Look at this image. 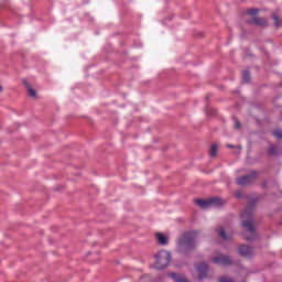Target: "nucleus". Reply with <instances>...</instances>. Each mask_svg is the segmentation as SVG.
Instances as JSON below:
<instances>
[{"label":"nucleus","mask_w":282,"mask_h":282,"mask_svg":"<svg viewBox=\"0 0 282 282\" xmlns=\"http://www.w3.org/2000/svg\"><path fill=\"white\" fill-rule=\"evenodd\" d=\"M259 203V198H251L249 199L248 205L246 206L245 210L241 213V227L249 232V236H245L247 241H254L257 239V228L254 227V208Z\"/></svg>","instance_id":"nucleus-1"},{"label":"nucleus","mask_w":282,"mask_h":282,"mask_svg":"<svg viewBox=\"0 0 282 282\" xmlns=\"http://www.w3.org/2000/svg\"><path fill=\"white\" fill-rule=\"evenodd\" d=\"M197 248V231L192 230L184 232L177 242V250L181 254H188Z\"/></svg>","instance_id":"nucleus-2"},{"label":"nucleus","mask_w":282,"mask_h":282,"mask_svg":"<svg viewBox=\"0 0 282 282\" xmlns=\"http://www.w3.org/2000/svg\"><path fill=\"white\" fill-rule=\"evenodd\" d=\"M171 263V253L166 250H161L155 256L154 268L156 270H164Z\"/></svg>","instance_id":"nucleus-3"},{"label":"nucleus","mask_w":282,"mask_h":282,"mask_svg":"<svg viewBox=\"0 0 282 282\" xmlns=\"http://www.w3.org/2000/svg\"><path fill=\"white\" fill-rule=\"evenodd\" d=\"M259 177V172L251 171L249 174H246L243 176H239L236 178V183L238 186H250V184H253V182Z\"/></svg>","instance_id":"nucleus-4"},{"label":"nucleus","mask_w":282,"mask_h":282,"mask_svg":"<svg viewBox=\"0 0 282 282\" xmlns=\"http://www.w3.org/2000/svg\"><path fill=\"white\" fill-rule=\"evenodd\" d=\"M195 204L199 206V208H208L209 206H219L221 199L219 197H212L209 199L197 198L195 199Z\"/></svg>","instance_id":"nucleus-5"},{"label":"nucleus","mask_w":282,"mask_h":282,"mask_svg":"<svg viewBox=\"0 0 282 282\" xmlns=\"http://www.w3.org/2000/svg\"><path fill=\"white\" fill-rule=\"evenodd\" d=\"M267 155H269V158H279V155H282L281 145L269 142V145L267 149Z\"/></svg>","instance_id":"nucleus-6"},{"label":"nucleus","mask_w":282,"mask_h":282,"mask_svg":"<svg viewBox=\"0 0 282 282\" xmlns=\"http://www.w3.org/2000/svg\"><path fill=\"white\" fill-rule=\"evenodd\" d=\"M213 263L217 265H232V258L230 256L219 254L213 258Z\"/></svg>","instance_id":"nucleus-7"},{"label":"nucleus","mask_w":282,"mask_h":282,"mask_svg":"<svg viewBox=\"0 0 282 282\" xmlns=\"http://www.w3.org/2000/svg\"><path fill=\"white\" fill-rule=\"evenodd\" d=\"M238 252L240 257H245L246 259H252V257H254V249L252 247H248L247 245H241L238 248Z\"/></svg>","instance_id":"nucleus-8"},{"label":"nucleus","mask_w":282,"mask_h":282,"mask_svg":"<svg viewBox=\"0 0 282 282\" xmlns=\"http://www.w3.org/2000/svg\"><path fill=\"white\" fill-rule=\"evenodd\" d=\"M247 23L249 25H258V28H268V19L265 18L252 17Z\"/></svg>","instance_id":"nucleus-9"},{"label":"nucleus","mask_w":282,"mask_h":282,"mask_svg":"<svg viewBox=\"0 0 282 282\" xmlns=\"http://www.w3.org/2000/svg\"><path fill=\"white\" fill-rule=\"evenodd\" d=\"M196 270L198 272V281H204L208 276V264L199 263Z\"/></svg>","instance_id":"nucleus-10"},{"label":"nucleus","mask_w":282,"mask_h":282,"mask_svg":"<svg viewBox=\"0 0 282 282\" xmlns=\"http://www.w3.org/2000/svg\"><path fill=\"white\" fill-rule=\"evenodd\" d=\"M23 85L25 86L26 88V91L30 96V98H36V90H34V88H32V86L30 85V83H28V79H23L22 80Z\"/></svg>","instance_id":"nucleus-11"},{"label":"nucleus","mask_w":282,"mask_h":282,"mask_svg":"<svg viewBox=\"0 0 282 282\" xmlns=\"http://www.w3.org/2000/svg\"><path fill=\"white\" fill-rule=\"evenodd\" d=\"M156 240L159 246H167L169 245V238L164 236L162 232L155 234Z\"/></svg>","instance_id":"nucleus-12"},{"label":"nucleus","mask_w":282,"mask_h":282,"mask_svg":"<svg viewBox=\"0 0 282 282\" xmlns=\"http://www.w3.org/2000/svg\"><path fill=\"white\" fill-rule=\"evenodd\" d=\"M170 276L172 279H174V281L176 282H188V280H186V278H182L180 274L177 273H170Z\"/></svg>","instance_id":"nucleus-13"},{"label":"nucleus","mask_w":282,"mask_h":282,"mask_svg":"<svg viewBox=\"0 0 282 282\" xmlns=\"http://www.w3.org/2000/svg\"><path fill=\"white\" fill-rule=\"evenodd\" d=\"M218 145L217 143L212 144L210 151H209V155L210 158H217V151H218Z\"/></svg>","instance_id":"nucleus-14"},{"label":"nucleus","mask_w":282,"mask_h":282,"mask_svg":"<svg viewBox=\"0 0 282 282\" xmlns=\"http://www.w3.org/2000/svg\"><path fill=\"white\" fill-rule=\"evenodd\" d=\"M272 19L276 28H282V20L279 19V14L272 13Z\"/></svg>","instance_id":"nucleus-15"},{"label":"nucleus","mask_w":282,"mask_h":282,"mask_svg":"<svg viewBox=\"0 0 282 282\" xmlns=\"http://www.w3.org/2000/svg\"><path fill=\"white\" fill-rule=\"evenodd\" d=\"M272 135L273 138H275L276 140H282V129L278 128L275 130L272 131Z\"/></svg>","instance_id":"nucleus-16"},{"label":"nucleus","mask_w":282,"mask_h":282,"mask_svg":"<svg viewBox=\"0 0 282 282\" xmlns=\"http://www.w3.org/2000/svg\"><path fill=\"white\" fill-rule=\"evenodd\" d=\"M242 83H250V70L242 72Z\"/></svg>","instance_id":"nucleus-17"},{"label":"nucleus","mask_w":282,"mask_h":282,"mask_svg":"<svg viewBox=\"0 0 282 282\" xmlns=\"http://www.w3.org/2000/svg\"><path fill=\"white\" fill-rule=\"evenodd\" d=\"M247 14H249V17H257V14H259V9L257 8L247 9Z\"/></svg>","instance_id":"nucleus-18"},{"label":"nucleus","mask_w":282,"mask_h":282,"mask_svg":"<svg viewBox=\"0 0 282 282\" xmlns=\"http://www.w3.org/2000/svg\"><path fill=\"white\" fill-rule=\"evenodd\" d=\"M219 237L224 239V241H228V235H226V230L224 228L219 229Z\"/></svg>","instance_id":"nucleus-19"},{"label":"nucleus","mask_w":282,"mask_h":282,"mask_svg":"<svg viewBox=\"0 0 282 282\" xmlns=\"http://www.w3.org/2000/svg\"><path fill=\"white\" fill-rule=\"evenodd\" d=\"M218 282H235L232 278H228L226 275L220 276Z\"/></svg>","instance_id":"nucleus-20"},{"label":"nucleus","mask_w":282,"mask_h":282,"mask_svg":"<svg viewBox=\"0 0 282 282\" xmlns=\"http://www.w3.org/2000/svg\"><path fill=\"white\" fill-rule=\"evenodd\" d=\"M207 116H217V110H215V109H208V110H207Z\"/></svg>","instance_id":"nucleus-21"},{"label":"nucleus","mask_w":282,"mask_h":282,"mask_svg":"<svg viewBox=\"0 0 282 282\" xmlns=\"http://www.w3.org/2000/svg\"><path fill=\"white\" fill-rule=\"evenodd\" d=\"M235 129H241V122H239V120H236Z\"/></svg>","instance_id":"nucleus-22"},{"label":"nucleus","mask_w":282,"mask_h":282,"mask_svg":"<svg viewBox=\"0 0 282 282\" xmlns=\"http://www.w3.org/2000/svg\"><path fill=\"white\" fill-rule=\"evenodd\" d=\"M262 188H268V181H265L264 183H262Z\"/></svg>","instance_id":"nucleus-23"},{"label":"nucleus","mask_w":282,"mask_h":282,"mask_svg":"<svg viewBox=\"0 0 282 282\" xmlns=\"http://www.w3.org/2000/svg\"><path fill=\"white\" fill-rule=\"evenodd\" d=\"M227 148H228V149H235V145H232V144H227Z\"/></svg>","instance_id":"nucleus-24"},{"label":"nucleus","mask_w":282,"mask_h":282,"mask_svg":"<svg viewBox=\"0 0 282 282\" xmlns=\"http://www.w3.org/2000/svg\"><path fill=\"white\" fill-rule=\"evenodd\" d=\"M0 91H3V86H0Z\"/></svg>","instance_id":"nucleus-25"}]
</instances>
